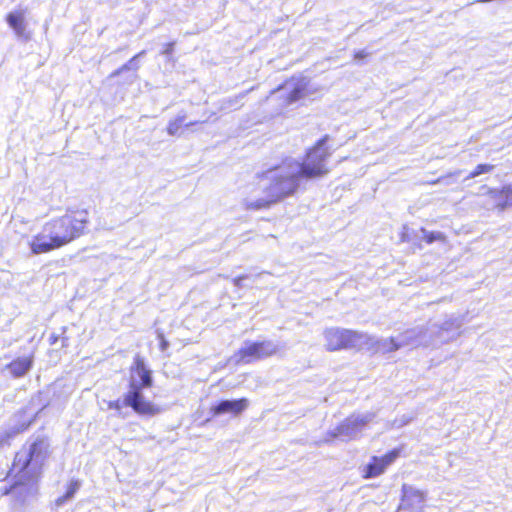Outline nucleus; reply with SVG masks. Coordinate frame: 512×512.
<instances>
[{
  "mask_svg": "<svg viewBox=\"0 0 512 512\" xmlns=\"http://www.w3.org/2000/svg\"><path fill=\"white\" fill-rule=\"evenodd\" d=\"M89 223L88 209H67L63 215L45 222L41 233L33 236L29 243L31 253L46 254L70 244L86 233Z\"/></svg>",
  "mask_w": 512,
  "mask_h": 512,
  "instance_id": "nucleus-1",
  "label": "nucleus"
},
{
  "mask_svg": "<svg viewBox=\"0 0 512 512\" xmlns=\"http://www.w3.org/2000/svg\"><path fill=\"white\" fill-rule=\"evenodd\" d=\"M49 456V444L44 438H37L28 447L23 446L17 451L8 472L11 488L35 486Z\"/></svg>",
  "mask_w": 512,
  "mask_h": 512,
  "instance_id": "nucleus-2",
  "label": "nucleus"
},
{
  "mask_svg": "<svg viewBox=\"0 0 512 512\" xmlns=\"http://www.w3.org/2000/svg\"><path fill=\"white\" fill-rule=\"evenodd\" d=\"M329 140V135L322 136L306 149L302 160L297 162L295 172L279 175L293 194L297 193L303 180L321 179L330 173L328 159L332 151L327 145Z\"/></svg>",
  "mask_w": 512,
  "mask_h": 512,
  "instance_id": "nucleus-3",
  "label": "nucleus"
},
{
  "mask_svg": "<svg viewBox=\"0 0 512 512\" xmlns=\"http://www.w3.org/2000/svg\"><path fill=\"white\" fill-rule=\"evenodd\" d=\"M131 371L139 376L140 383L131 382L129 391L123 397V404L130 407L135 413L143 416H154L161 412V408L147 400L142 390L153 386L152 372L146 367L140 356L134 357Z\"/></svg>",
  "mask_w": 512,
  "mask_h": 512,
  "instance_id": "nucleus-4",
  "label": "nucleus"
},
{
  "mask_svg": "<svg viewBox=\"0 0 512 512\" xmlns=\"http://www.w3.org/2000/svg\"><path fill=\"white\" fill-rule=\"evenodd\" d=\"M325 347L329 352L354 348L362 338L357 331L339 327H330L324 330Z\"/></svg>",
  "mask_w": 512,
  "mask_h": 512,
  "instance_id": "nucleus-5",
  "label": "nucleus"
},
{
  "mask_svg": "<svg viewBox=\"0 0 512 512\" xmlns=\"http://www.w3.org/2000/svg\"><path fill=\"white\" fill-rule=\"evenodd\" d=\"M278 347L269 340L247 342L237 350L235 356L238 363L249 364L261 359L275 356Z\"/></svg>",
  "mask_w": 512,
  "mask_h": 512,
  "instance_id": "nucleus-6",
  "label": "nucleus"
},
{
  "mask_svg": "<svg viewBox=\"0 0 512 512\" xmlns=\"http://www.w3.org/2000/svg\"><path fill=\"white\" fill-rule=\"evenodd\" d=\"M294 195L280 176H276L268 187V197L246 203L247 210L267 209L272 204Z\"/></svg>",
  "mask_w": 512,
  "mask_h": 512,
  "instance_id": "nucleus-7",
  "label": "nucleus"
},
{
  "mask_svg": "<svg viewBox=\"0 0 512 512\" xmlns=\"http://www.w3.org/2000/svg\"><path fill=\"white\" fill-rule=\"evenodd\" d=\"M401 454L400 448H394L382 456H372L369 463L362 470V477L370 479L380 476L385 472Z\"/></svg>",
  "mask_w": 512,
  "mask_h": 512,
  "instance_id": "nucleus-8",
  "label": "nucleus"
},
{
  "mask_svg": "<svg viewBox=\"0 0 512 512\" xmlns=\"http://www.w3.org/2000/svg\"><path fill=\"white\" fill-rule=\"evenodd\" d=\"M249 407V400L245 397L233 400H221L210 408L212 416L217 417L230 414L233 417L241 415Z\"/></svg>",
  "mask_w": 512,
  "mask_h": 512,
  "instance_id": "nucleus-9",
  "label": "nucleus"
},
{
  "mask_svg": "<svg viewBox=\"0 0 512 512\" xmlns=\"http://www.w3.org/2000/svg\"><path fill=\"white\" fill-rule=\"evenodd\" d=\"M33 363L34 353H30L26 356L14 358L5 366V369L9 371L13 378H21L31 370Z\"/></svg>",
  "mask_w": 512,
  "mask_h": 512,
  "instance_id": "nucleus-10",
  "label": "nucleus"
},
{
  "mask_svg": "<svg viewBox=\"0 0 512 512\" xmlns=\"http://www.w3.org/2000/svg\"><path fill=\"white\" fill-rule=\"evenodd\" d=\"M425 493L411 487H403L400 502V509L412 510L416 506H420L425 501Z\"/></svg>",
  "mask_w": 512,
  "mask_h": 512,
  "instance_id": "nucleus-11",
  "label": "nucleus"
},
{
  "mask_svg": "<svg viewBox=\"0 0 512 512\" xmlns=\"http://www.w3.org/2000/svg\"><path fill=\"white\" fill-rule=\"evenodd\" d=\"M401 347V344L396 341L394 337H390L384 340H374L369 344L368 349L371 354H387L397 351Z\"/></svg>",
  "mask_w": 512,
  "mask_h": 512,
  "instance_id": "nucleus-12",
  "label": "nucleus"
},
{
  "mask_svg": "<svg viewBox=\"0 0 512 512\" xmlns=\"http://www.w3.org/2000/svg\"><path fill=\"white\" fill-rule=\"evenodd\" d=\"M308 94V83L304 80H298L293 84L291 90L285 95L284 103L290 105L303 99Z\"/></svg>",
  "mask_w": 512,
  "mask_h": 512,
  "instance_id": "nucleus-13",
  "label": "nucleus"
},
{
  "mask_svg": "<svg viewBox=\"0 0 512 512\" xmlns=\"http://www.w3.org/2000/svg\"><path fill=\"white\" fill-rule=\"evenodd\" d=\"M368 423L366 417H354L350 416L346 418L338 427L337 433L340 435L348 434L352 431L363 428Z\"/></svg>",
  "mask_w": 512,
  "mask_h": 512,
  "instance_id": "nucleus-14",
  "label": "nucleus"
},
{
  "mask_svg": "<svg viewBox=\"0 0 512 512\" xmlns=\"http://www.w3.org/2000/svg\"><path fill=\"white\" fill-rule=\"evenodd\" d=\"M8 25L18 34L23 35L25 32V20L23 12L17 11L9 13L6 17Z\"/></svg>",
  "mask_w": 512,
  "mask_h": 512,
  "instance_id": "nucleus-15",
  "label": "nucleus"
},
{
  "mask_svg": "<svg viewBox=\"0 0 512 512\" xmlns=\"http://www.w3.org/2000/svg\"><path fill=\"white\" fill-rule=\"evenodd\" d=\"M80 483L77 480H72L67 485L66 492L55 500L57 506L63 505L66 501L72 498L78 491Z\"/></svg>",
  "mask_w": 512,
  "mask_h": 512,
  "instance_id": "nucleus-16",
  "label": "nucleus"
},
{
  "mask_svg": "<svg viewBox=\"0 0 512 512\" xmlns=\"http://www.w3.org/2000/svg\"><path fill=\"white\" fill-rule=\"evenodd\" d=\"M33 421H34V418L30 417L25 423H23L21 425L20 428H17L14 432H8V433L1 435L0 436V446L9 445L11 438H13V436L16 433L23 432L24 430H26L33 423Z\"/></svg>",
  "mask_w": 512,
  "mask_h": 512,
  "instance_id": "nucleus-17",
  "label": "nucleus"
},
{
  "mask_svg": "<svg viewBox=\"0 0 512 512\" xmlns=\"http://www.w3.org/2000/svg\"><path fill=\"white\" fill-rule=\"evenodd\" d=\"M185 116H180L169 121L167 125V132L169 135L178 134L185 126H189V124H184Z\"/></svg>",
  "mask_w": 512,
  "mask_h": 512,
  "instance_id": "nucleus-18",
  "label": "nucleus"
},
{
  "mask_svg": "<svg viewBox=\"0 0 512 512\" xmlns=\"http://www.w3.org/2000/svg\"><path fill=\"white\" fill-rule=\"evenodd\" d=\"M494 170V165L492 164H478L475 166V168L469 173L467 176V179L475 178L481 174L490 173Z\"/></svg>",
  "mask_w": 512,
  "mask_h": 512,
  "instance_id": "nucleus-19",
  "label": "nucleus"
},
{
  "mask_svg": "<svg viewBox=\"0 0 512 512\" xmlns=\"http://www.w3.org/2000/svg\"><path fill=\"white\" fill-rule=\"evenodd\" d=\"M423 240L428 243V244H431L433 243L434 241H445L446 240V237L444 234L442 233H439V232H424L423 233Z\"/></svg>",
  "mask_w": 512,
  "mask_h": 512,
  "instance_id": "nucleus-20",
  "label": "nucleus"
},
{
  "mask_svg": "<svg viewBox=\"0 0 512 512\" xmlns=\"http://www.w3.org/2000/svg\"><path fill=\"white\" fill-rule=\"evenodd\" d=\"M245 95V93H242V94H239L235 97H232V98H228L225 100V105L228 106V107H232L233 109H239L242 107V104H240V100L243 98V96Z\"/></svg>",
  "mask_w": 512,
  "mask_h": 512,
  "instance_id": "nucleus-21",
  "label": "nucleus"
},
{
  "mask_svg": "<svg viewBox=\"0 0 512 512\" xmlns=\"http://www.w3.org/2000/svg\"><path fill=\"white\" fill-rule=\"evenodd\" d=\"M108 408L109 409H112V410H116V411H120L123 407H126L124 404H123V400H113V401H109L108 404H107Z\"/></svg>",
  "mask_w": 512,
  "mask_h": 512,
  "instance_id": "nucleus-22",
  "label": "nucleus"
},
{
  "mask_svg": "<svg viewBox=\"0 0 512 512\" xmlns=\"http://www.w3.org/2000/svg\"><path fill=\"white\" fill-rule=\"evenodd\" d=\"M369 56V52L366 50H357L353 53V59L356 61H361L366 59Z\"/></svg>",
  "mask_w": 512,
  "mask_h": 512,
  "instance_id": "nucleus-23",
  "label": "nucleus"
},
{
  "mask_svg": "<svg viewBox=\"0 0 512 512\" xmlns=\"http://www.w3.org/2000/svg\"><path fill=\"white\" fill-rule=\"evenodd\" d=\"M159 338H160L159 348H160V350L165 351L168 348L169 343L163 335H160Z\"/></svg>",
  "mask_w": 512,
  "mask_h": 512,
  "instance_id": "nucleus-24",
  "label": "nucleus"
},
{
  "mask_svg": "<svg viewBox=\"0 0 512 512\" xmlns=\"http://www.w3.org/2000/svg\"><path fill=\"white\" fill-rule=\"evenodd\" d=\"M58 337L59 336L57 334H52L49 338L50 344H55L58 341Z\"/></svg>",
  "mask_w": 512,
  "mask_h": 512,
  "instance_id": "nucleus-25",
  "label": "nucleus"
},
{
  "mask_svg": "<svg viewBox=\"0 0 512 512\" xmlns=\"http://www.w3.org/2000/svg\"><path fill=\"white\" fill-rule=\"evenodd\" d=\"M125 69H127V65H124V66H122L120 69H118V70H116L115 72H113V73L111 74V76L118 75L121 71H123V70H125Z\"/></svg>",
  "mask_w": 512,
  "mask_h": 512,
  "instance_id": "nucleus-26",
  "label": "nucleus"
},
{
  "mask_svg": "<svg viewBox=\"0 0 512 512\" xmlns=\"http://www.w3.org/2000/svg\"><path fill=\"white\" fill-rule=\"evenodd\" d=\"M266 173H267V172H262V173H260V174L258 175V177H259V178H261V179H263V178H265V177H266Z\"/></svg>",
  "mask_w": 512,
  "mask_h": 512,
  "instance_id": "nucleus-27",
  "label": "nucleus"
},
{
  "mask_svg": "<svg viewBox=\"0 0 512 512\" xmlns=\"http://www.w3.org/2000/svg\"><path fill=\"white\" fill-rule=\"evenodd\" d=\"M277 168H278V166H274V167L270 168L267 172L274 171V170H276Z\"/></svg>",
  "mask_w": 512,
  "mask_h": 512,
  "instance_id": "nucleus-28",
  "label": "nucleus"
}]
</instances>
